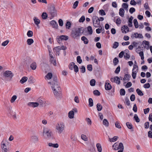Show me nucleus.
<instances>
[{
	"label": "nucleus",
	"mask_w": 152,
	"mask_h": 152,
	"mask_svg": "<svg viewBox=\"0 0 152 152\" xmlns=\"http://www.w3.org/2000/svg\"><path fill=\"white\" fill-rule=\"evenodd\" d=\"M112 87L110 84L106 81L105 83V88L106 90H109L112 89Z\"/></svg>",
	"instance_id": "dca6fc26"
},
{
	"label": "nucleus",
	"mask_w": 152,
	"mask_h": 152,
	"mask_svg": "<svg viewBox=\"0 0 152 152\" xmlns=\"http://www.w3.org/2000/svg\"><path fill=\"white\" fill-rule=\"evenodd\" d=\"M93 101L91 98H89L88 99V106L89 107H92L93 106Z\"/></svg>",
	"instance_id": "c756f323"
},
{
	"label": "nucleus",
	"mask_w": 152,
	"mask_h": 152,
	"mask_svg": "<svg viewBox=\"0 0 152 152\" xmlns=\"http://www.w3.org/2000/svg\"><path fill=\"white\" fill-rule=\"evenodd\" d=\"M9 40H7L6 41L3 42L1 44V45L3 46H5L8 43Z\"/></svg>",
	"instance_id": "338daca9"
},
{
	"label": "nucleus",
	"mask_w": 152,
	"mask_h": 152,
	"mask_svg": "<svg viewBox=\"0 0 152 152\" xmlns=\"http://www.w3.org/2000/svg\"><path fill=\"white\" fill-rule=\"evenodd\" d=\"M1 148L2 149V152H7L8 151V148H7V147L4 148L5 143L4 140H3L1 143Z\"/></svg>",
	"instance_id": "f8f14e48"
},
{
	"label": "nucleus",
	"mask_w": 152,
	"mask_h": 152,
	"mask_svg": "<svg viewBox=\"0 0 152 152\" xmlns=\"http://www.w3.org/2000/svg\"><path fill=\"white\" fill-rule=\"evenodd\" d=\"M96 147L98 151L99 152H101L102 151V148L101 144L99 143H98L96 145Z\"/></svg>",
	"instance_id": "2f4dec72"
},
{
	"label": "nucleus",
	"mask_w": 152,
	"mask_h": 152,
	"mask_svg": "<svg viewBox=\"0 0 152 152\" xmlns=\"http://www.w3.org/2000/svg\"><path fill=\"white\" fill-rule=\"evenodd\" d=\"M52 77L53 78V80L52 81L53 82V83H57L58 82L57 77L55 75H53L52 76Z\"/></svg>",
	"instance_id": "603ef678"
},
{
	"label": "nucleus",
	"mask_w": 152,
	"mask_h": 152,
	"mask_svg": "<svg viewBox=\"0 0 152 152\" xmlns=\"http://www.w3.org/2000/svg\"><path fill=\"white\" fill-rule=\"evenodd\" d=\"M49 83L50 84L52 85L51 88L53 91H55L56 90L59 91V90H61L60 87L58 85V82L57 83H53V82H49Z\"/></svg>",
	"instance_id": "39448f33"
},
{
	"label": "nucleus",
	"mask_w": 152,
	"mask_h": 152,
	"mask_svg": "<svg viewBox=\"0 0 152 152\" xmlns=\"http://www.w3.org/2000/svg\"><path fill=\"white\" fill-rule=\"evenodd\" d=\"M100 21H99V18L96 20L94 22V26L95 27H99V28L101 27V26L100 25Z\"/></svg>",
	"instance_id": "aec40b11"
},
{
	"label": "nucleus",
	"mask_w": 152,
	"mask_h": 152,
	"mask_svg": "<svg viewBox=\"0 0 152 152\" xmlns=\"http://www.w3.org/2000/svg\"><path fill=\"white\" fill-rule=\"evenodd\" d=\"M17 96L16 95H13L11 98V102L12 103H13L15 102V100L17 98Z\"/></svg>",
	"instance_id": "680f3d73"
},
{
	"label": "nucleus",
	"mask_w": 152,
	"mask_h": 152,
	"mask_svg": "<svg viewBox=\"0 0 152 152\" xmlns=\"http://www.w3.org/2000/svg\"><path fill=\"white\" fill-rule=\"evenodd\" d=\"M34 78L31 76H30L28 78V81L30 83H33L34 82Z\"/></svg>",
	"instance_id": "72a5a7b5"
},
{
	"label": "nucleus",
	"mask_w": 152,
	"mask_h": 152,
	"mask_svg": "<svg viewBox=\"0 0 152 152\" xmlns=\"http://www.w3.org/2000/svg\"><path fill=\"white\" fill-rule=\"evenodd\" d=\"M103 124L106 126H108V122L107 120L106 119H104L103 120Z\"/></svg>",
	"instance_id": "864d4df0"
},
{
	"label": "nucleus",
	"mask_w": 152,
	"mask_h": 152,
	"mask_svg": "<svg viewBox=\"0 0 152 152\" xmlns=\"http://www.w3.org/2000/svg\"><path fill=\"white\" fill-rule=\"evenodd\" d=\"M60 126L59 124H57L56 126V129L58 131V132L59 134H60L64 130V125L63 123L61 124Z\"/></svg>",
	"instance_id": "6e6552de"
},
{
	"label": "nucleus",
	"mask_w": 152,
	"mask_h": 152,
	"mask_svg": "<svg viewBox=\"0 0 152 152\" xmlns=\"http://www.w3.org/2000/svg\"><path fill=\"white\" fill-rule=\"evenodd\" d=\"M59 48L60 46H58L54 48L53 49V51L54 52H56V53H57L58 55H59V53H59L60 50Z\"/></svg>",
	"instance_id": "a878e982"
},
{
	"label": "nucleus",
	"mask_w": 152,
	"mask_h": 152,
	"mask_svg": "<svg viewBox=\"0 0 152 152\" xmlns=\"http://www.w3.org/2000/svg\"><path fill=\"white\" fill-rule=\"evenodd\" d=\"M59 25L60 26H62L63 25V21L62 19H60L58 20Z\"/></svg>",
	"instance_id": "774afa93"
},
{
	"label": "nucleus",
	"mask_w": 152,
	"mask_h": 152,
	"mask_svg": "<svg viewBox=\"0 0 152 152\" xmlns=\"http://www.w3.org/2000/svg\"><path fill=\"white\" fill-rule=\"evenodd\" d=\"M27 44L30 45L34 42V40L32 39H28L27 40Z\"/></svg>",
	"instance_id": "473e14b6"
},
{
	"label": "nucleus",
	"mask_w": 152,
	"mask_h": 152,
	"mask_svg": "<svg viewBox=\"0 0 152 152\" xmlns=\"http://www.w3.org/2000/svg\"><path fill=\"white\" fill-rule=\"evenodd\" d=\"M124 11L123 9L122 8H121L119 10V14L120 15L123 17L124 15Z\"/></svg>",
	"instance_id": "58836bf2"
},
{
	"label": "nucleus",
	"mask_w": 152,
	"mask_h": 152,
	"mask_svg": "<svg viewBox=\"0 0 152 152\" xmlns=\"http://www.w3.org/2000/svg\"><path fill=\"white\" fill-rule=\"evenodd\" d=\"M121 31L122 33H126L129 31V28L127 26L124 25L122 27Z\"/></svg>",
	"instance_id": "2eb2a0df"
},
{
	"label": "nucleus",
	"mask_w": 152,
	"mask_h": 152,
	"mask_svg": "<svg viewBox=\"0 0 152 152\" xmlns=\"http://www.w3.org/2000/svg\"><path fill=\"white\" fill-rule=\"evenodd\" d=\"M77 61L79 64H80L82 63V60L81 59V57L80 56H78L77 57Z\"/></svg>",
	"instance_id": "09e8293b"
},
{
	"label": "nucleus",
	"mask_w": 152,
	"mask_h": 152,
	"mask_svg": "<svg viewBox=\"0 0 152 152\" xmlns=\"http://www.w3.org/2000/svg\"><path fill=\"white\" fill-rule=\"evenodd\" d=\"M68 117L70 119H72L74 118V113L73 110L70 111L68 113Z\"/></svg>",
	"instance_id": "412c9836"
},
{
	"label": "nucleus",
	"mask_w": 152,
	"mask_h": 152,
	"mask_svg": "<svg viewBox=\"0 0 152 152\" xmlns=\"http://www.w3.org/2000/svg\"><path fill=\"white\" fill-rule=\"evenodd\" d=\"M131 76L130 75L128 74H125L123 78V80L125 81H128L129 80Z\"/></svg>",
	"instance_id": "f3484780"
},
{
	"label": "nucleus",
	"mask_w": 152,
	"mask_h": 152,
	"mask_svg": "<svg viewBox=\"0 0 152 152\" xmlns=\"http://www.w3.org/2000/svg\"><path fill=\"white\" fill-rule=\"evenodd\" d=\"M81 138L82 140L85 141H87L88 140L87 137L84 134H83L81 135Z\"/></svg>",
	"instance_id": "bf43d9fd"
},
{
	"label": "nucleus",
	"mask_w": 152,
	"mask_h": 152,
	"mask_svg": "<svg viewBox=\"0 0 152 152\" xmlns=\"http://www.w3.org/2000/svg\"><path fill=\"white\" fill-rule=\"evenodd\" d=\"M87 69L89 71H91L92 70L93 68L91 64H88L87 65Z\"/></svg>",
	"instance_id": "6e6d98bb"
},
{
	"label": "nucleus",
	"mask_w": 152,
	"mask_h": 152,
	"mask_svg": "<svg viewBox=\"0 0 152 152\" xmlns=\"http://www.w3.org/2000/svg\"><path fill=\"white\" fill-rule=\"evenodd\" d=\"M131 37L132 39H134V38H143V37L142 34H138L137 32L132 34L131 36Z\"/></svg>",
	"instance_id": "1a4fd4ad"
},
{
	"label": "nucleus",
	"mask_w": 152,
	"mask_h": 152,
	"mask_svg": "<svg viewBox=\"0 0 152 152\" xmlns=\"http://www.w3.org/2000/svg\"><path fill=\"white\" fill-rule=\"evenodd\" d=\"M48 10L52 18L57 15V11L53 4H50L48 7Z\"/></svg>",
	"instance_id": "f257e3e1"
},
{
	"label": "nucleus",
	"mask_w": 152,
	"mask_h": 152,
	"mask_svg": "<svg viewBox=\"0 0 152 152\" xmlns=\"http://www.w3.org/2000/svg\"><path fill=\"white\" fill-rule=\"evenodd\" d=\"M136 92L137 94L140 96H142L143 95L142 92L139 88L136 90Z\"/></svg>",
	"instance_id": "3c124183"
},
{
	"label": "nucleus",
	"mask_w": 152,
	"mask_h": 152,
	"mask_svg": "<svg viewBox=\"0 0 152 152\" xmlns=\"http://www.w3.org/2000/svg\"><path fill=\"white\" fill-rule=\"evenodd\" d=\"M28 78L26 77H23L20 80V82L21 84H23L27 80Z\"/></svg>",
	"instance_id": "bb28decb"
},
{
	"label": "nucleus",
	"mask_w": 152,
	"mask_h": 152,
	"mask_svg": "<svg viewBox=\"0 0 152 152\" xmlns=\"http://www.w3.org/2000/svg\"><path fill=\"white\" fill-rule=\"evenodd\" d=\"M122 6L123 8L125 9L126 10H128V5L126 3H124L122 4Z\"/></svg>",
	"instance_id": "13d9d810"
},
{
	"label": "nucleus",
	"mask_w": 152,
	"mask_h": 152,
	"mask_svg": "<svg viewBox=\"0 0 152 152\" xmlns=\"http://www.w3.org/2000/svg\"><path fill=\"white\" fill-rule=\"evenodd\" d=\"M39 104L37 102H30L28 103V105L30 107H37Z\"/></svg>",
	"instance_id": "4468645a"
},
{
	"label": "nucleus",
	"mask_w": 152,
	"mask_h": 152,
	"mask_svg": "<svg viewBox=\"0 0 152 152\" xmlns=\"http://www.w3.org/2000/svg\"><path fill=\"white\" fill-rule=\"evenodd\" d=\"M48 145L50 147H52L54 148H57L58 147V143L53 144L51 143H49Z\"/></svg>",
	"instance_id": "cd10ccee"
},
{
	"label": "nucleus",
	"mask_w": 152,
	"mask_h": 152,
	"mask_svg": "<svg viewBox=\"0 0 152 152\" xmlns=\"http://www.w3.org/2000/svg\"><path fill=\"white\" fill-rule=\"evenodd\" d=\"M108 94L111 96H112L114 95V88H113L111 91L109 92Z\"/></svg>",
	"instance_id": "0e129e2a"
},
{
	"label": "nucleus",
	"mask_w": 152,
	"mask_h": 152,
	"mask_svg": "<svg viewBox=\"0 0 152 152\" xmlns=\"http://www.w3.org/2000/svg\"><path fill=\"white\" fill-rule=\"evenodd\" d=\"M90 85L92 86H94L95 85L96 81L94 79H91L90 81Z\"/></svg>",
	"instance_id": "e433bc0d"
},
{
	"label": "nucleus",
	"mask_w": 152,
	"mask_h": 152,
	"mask_svg": "<svg viewBox=\"0 0 152 152\" xmlns=\"http://www.w3.org/2000/svg\"><path fill=\"white\" fill-rule=\"evenodd\" d=\"M134 24L136 28H137L138 27V24L137 20L135 19L134 20Z\"/></svg>",
	"instance_id": "c03bdc74"
},
{
	"label": "nucleus",
	"mask_w": 152,
	"mask_h": 152,
	"mask_svg": "<svg viewBox=\"0 0 152 152\" xmlns=\"http://www.w3.org/2000/svg\"><path fill=\"white\" fill-rule=\"evenodd\" d=\"M52 76L53 75L51 72H48L45 76V77L48 80L51 79Z\"/></svg>",
	"instance_id": "f704fd0d"
},
{
	"label": "nucleus",
	"mask_w": 152,
	"mask_h": 152,
	"mask_svg": "<svg viewBox=\"0 0 152 152\" xmlns=\"http://www.w3.org/2000/svg\"><path fill=\"white\" fill-rule=\"evenodd\" d=\"M53 93L54 94L55 96L56 97H58L60 96L61 95V91L60 90L58 91L57 90H56L55 91H53Z\"/></svg>",
	"instance_id": "5701e85b"
},
{
	"label": "nucleus",
	"mask_w": 152,
	"mask_h": 152,
	"mask_svg": "<svg viewBox=\"0 0 152 152\" xmlns=\"http://www.w3.org/2000/svg\"><path fill=\"white\" fill-rule=\"evenodd\" d=\"M1 148L2 149V152H7L8 151V148H7V147L4 148L5 143L4 140H3L1 143Z\"/></svg>",
	"instance_id": "ddd939ff"
},
{
	"label": "nucleus",
	"mask_w": 152,
	"mask_h": 152,
	"mask_svg": "<svg viewBox=\"0 0 152 152\" xmlns=\"http://www.w3.org/2000/svg\"><path fill=\"white\" fill-rule=\"evenodd\" d=\"M139 54L140 56L141 57V59L142 60H143L144 59V54L143 51H140V52H138V51H136Z\"/></svg>",
	"instance_id": "c9c22d12"
},
{
	"label": "nucleus",
	"mask_w": 152,
	"mask_h": 152,
	"mask_svg": "<svg viewBox=\"0 0 152 152\" xmlns=\"http://www.w3.org/2000/svg\"><path fill=\"white\" fill-rule=\"evenodd\" d=\"M99 14L102 16H104L106 15L104 11L103 10H100L99 11Z\"/></svg>",
	"instance_id": "de8ad7c7"
},
{
	"label": "nucleus",
	"mask_w": 152,
	"mask_h": 152,
	"mask_svg": "<svg viewBox=\"0 0 152 152\" xmlns=\"http://www.w3.org/2000/svg\"><path fill=\"white\" fill-rule=\"evenodd\" d=\"M98 18H99L97 16H93L92 17V19L94 26V22H95V21Z\"/></svg>",
	"instance_id": "5fc2aeb1"
},
{
	"label": "nucleus",
	"mask_w": 152,
	"mask_h": 152,
	"mask_svg": "<svg viewBox=\"0 0 152 152\" xmlns=\"http://www.w3.org/2000/svg\"><path fill=\"white\" fill-rule=\"evenodd\" d=\"M120 94L121 96H124L125 95V91L124 89L122 88L120 91Z\"/></svg>",
	"instance_id": "052dcab7"
},
{
	"label": "nucleus",
	"mask_w": 152,
	"mask_h": 152,
	"mask_svg": "<svg viewBox=\"0 0 152 152\" xmlns=\"http://www.w3.org/2000/svg\"><path fill=\"white\" fill-rule=\"evenodd\" d=\"M31 140L34 142H37L38 141V137L35 136H32L31 137Z\"/></svg>",
	"instance_id": "a19ab883"
},
{
	"label": "nucleus",
	"mask_w": 152,
	"mask_h": 152,
	"mask_svg": "<svg viewBox=\"0 0 152 152\" xmlns=\"http://www.w3.org/2000/svg\"><path fill=\"white\" fill-rule=\"evenodd\" d=\"M68 38V37L66 35H62L59 36V39H61V40H67Z\"/></svg>",
	"instance_id": "4be33fe9"
},
{
	"label": "nucleus",
	"mask_w": 152,
	"mask_h": 152,
	"mask_svg": "<svg viewBox=\"0 0 152 152\" xmlns=\"http://www.w3.org/2000/svg\"><path fill=\"white\" fill-rule=\"evenodd\" d=\"M93 94L95 95L99 96L100 95V92L98 90H96L93 91Z\"/></svg>",
	"instance_id": "a18cd8bd"
},
{
	"label": "nucleus",
	"mask_w": 152,
	"mask_h": 152,
	"mask_svg": "<svg viewBox=\"0 0 152 152\" xmlns=\"http://www.w3.org/2000/svg\"><path fill=\"white\" fill-rule=\"evenodd\" d=\"M85 20V18L84 15H82L79 20L80 23H83Z\"/></svg>",
	"instance_id": "8fccbe9b"
},
{
	"label": "nucleus",
	"mask_w": 152,
	"mask_h": 152,
	"mask_svg": "<svg viewBox=\"0 0 152 152\" xmlns=\"http://www.w3.org/2000/svg\"><path fill=\"white\" fill-rule=\"evenodd\" d=\"M115 82L118 84H119L120 83V80L119 77H118L116 76L115 77Z\"/></svg>",
	"instance_id": "37998d69"
},
{
	"label": "nucleus",
	"mask_w": 152,
	"mask_h": 152,
	"mask_svg": "<svg viewBox=\"0 0 152 152\" xmlns=\"http://www.w3.org/2000/svg\"><path fill=\"white\" fill-rule=\"evenodd\" d=\"M27 35L28 37H31L33 36V32L32 31L29 30L27 32Z\"/></svg>",
	"instance_id": "49530a36"
},
{
	"label": "nucleus",
	"mask_w": 152,
	"mask_h": 152,
	"mask_svg": "<svg viewBox=\"0 0 152 152\" xmlns=\"http://www.w3.org/2000/svg\"><path fill=\"white\" fill-rule=\"evenodd\" d=\"M69 68L71 70H72L74 69V71L75 73L79 71L78 66L76 65H75L74 62H72L69 64Z\"/></svg>",
	"instance_id": "20e7f679"
},
{
	"label": "nucleus",
	"mask_w": 152,
	"mask_h": 152,
	"mask_svg": "<svg viewBox=\"0 0 152 152\" xmlns=\"http://www.w3.org/2000/svg\"><path fill=\"white\" fill-rule=\"evenodd\" d=\"M81 40L85 44H87L88 43L89 41L87 38L85 36H82L81 38Z\"/></svg>",
	"instance_id": "a211bd4d"
},
{
	"label": "nucleus",
	"mask_w": 152,
	"mask_h": 152,
	"mask_svg": "<svg viewBox=\"0 0 152 152\" xmlns=\"http://www.w3.org/2000/svg\"><path fill=\"white\" fill-rule=\"evenodd\" d=\"M143 42L144 43L145 45L147 46V47H146V46H145L144 47L146 48L147 49H149V42L144 40L143 41Z\"/></svg>",
	"instance_id": "ea45409f"
},
{
	"label": "nucleus",
	"mask_w": 152,
	"mask_h": 152,
	"mask_svg": "<svg viewBox=\"0 0 152 152\" xmlns=\"http://www.w3.org/2000/svg\"><path fill=\"white\" fill-rule=\"evenodd\" d=\"M30 65V67L32 69L35 70L37 67L36 64L35 62H32Z\"/></svg>",
	"instance_id": "393cba45"
},
{
	"label": "nucleus",
	"mask_w": 152,
	"mask_h": 152,
	"mask_svg": "<svg viewBox=\"0 0 152 152\" xmlns=\"http://www.w3.org/2000/svg\"><path fill=\"white\" fill-rule=\"evenodd\" d=\"M33 19L34 23L37 25V26H39L38 25L40 22V20L35 17H34Z\"/></svg>",
	"instance_id": "6ab92c4d"
},
{
	"label": "nucleus",
	"mask_w": 152,
	"mask_h": 152,
	"mask_svg": "<svg viewBox=\"0 0 152 152\" xmlns=\"http://www.w3.org/2000/svg\"><path fill=\"white\" fill-rule=\"evenodd\" d=\"M80 35L79 34L77 31V28H75L71 32V36L73 38L78 40L79 39V37Z\"/></svg>",
	"instance_id": "7ed1b4c3"
},
{
	"label": "nucleus",
	"mask_w": 152,
	"mask_h": 152,
	"mask_svg": "<svg viewBox=\"0 0 152 152\" xmlns=\"http://www.w3.org/2000/svg\"><path fill=\"white\" fill-rule=\"evenodd\" d=\"M102 106L99 103H98L96 104V108L98 111H100L102 109Z\"/></svg>",
	"instance_id": "c85d7f7f"
},
{
	"label": "nucleus",
	"mask_w": 152,
	"mask_h": 152,
	"mask_svg": "<svg viewBox=\"0 0 152 152\" xmlns=\"http://www.w3.org/2000/svg\"><path fill=\"white\" fill-rule=\"evenodd\" d=\"M134 118L137 122H139L140 120L137 114H135L134 116Z\"/></svg>",
	"instance_id": "69168bd1"
},
{
	"label": "nucleus",
	"mask_w": 152,
	"mask_h": 152,
	"mask_svg": "<svg viewBox=\"0 0 152 152\" xmlns=\"http://www.w3.org/2000/svg\"><path fill=\"white\" fill-rule=\"evenodd\" d=\"M124 149V146L122 142L120 143L118 145H115V150H118L120 149V150L118 151V152H123Z\"/></svg>",
	"instance_id": "0eeeda50"
},
{
	"label": "nucleus",
	"mask_w": 152,
	"mask_h": 152,
	"mask_svg": "<svg viewBox=\"0 0 152 152\" xmlns=\"http://www.w3.org/2000/svg\"><path fill=\"white\" fill-rule=\"evenodd\" d=\"M24 60V65L27 67H28L29 65L33 61L31 58L28 56L26 57Z\"/></svg>",
	"instance_id": "423d86ee"
},
{
	"label": "nucleus",
	"mask_w": 152,
	"mask_h": 152,
	"mask_svg": "<svg viewBox=\"0 0 152 152\" xmlns=\"http://www.w3.org/2000/svg\"><path fill=\"white\" fill-rule=\"evenodd\" d=\"M42 17L43 19L45 20L48 18V15L45 12H43L42 14Z\"/></svg>",
	"instance_id": "4c0bfd02"
},
{
	"label": "nucleus",
	"mask_w": 152,
	"mask_h": 152,
	"mask_svg": "<svg viewBox=\"0 0 152 152\" xmlns=\"http://www.w3.org/2000/svg\"><path fill=\"white\" fill-rule=\"evenodd\" d=\"M80 69H81L80 72L82 73H84L86 72V68L84 66L82 65L80 67Z\"/></svg>",
	"instance_id": "79ce46f5"
},
{
	"label": "nucleus",
	"mask_w": 152,
	"mask_h": 152,
	"mask_svg": "<svg viewBox=\"0 0 152 152\" xmlns=\"http://www.w3.org/2000/svg\"><path fill=\"white\" fill-rule=\"evenodd\" d=\"M79 2L77 1H76L74 3L73 6V8L75 9L78 5Z\"/></svg>",
	"instance_id": "e2e57ef3"
},
{
	"label": "nucleus",
	"mask_w": 152,
	"mask_h": 152,
	"mask_svg": "<svg viewBox=\"0 0 152 152\" xmlns=\"http://www.w3.org/2000/svg\"><path fill=\"white\" fill-rule=\"evenodd\" d=\"M71 23L69 21H67L65 24V26L67 29H69L71 27Z\"/></svg>",
	"instance_id": "7c9ffc66"
},
{
	"label": "nucleus",
	"mask_w": 152,
	"mask_h": 152,
	"mask_svg": "<svg viewBox=\"0 0 152 152\" xmlns=\"http://www.w3.org/2000/svg\"><path fill=\"white\" fill-rule=\"evenodd\" d=\"M3 76L6 79L10 78L9 80H7L10 81L12 78L14 74L11 71L7 70L5 71L3 74Z\"/></svg>",
	"instance_id": "f03ea898"
},
{
	"label": "nucleus",
	"mask_w": 152,
	"mask_h": 152,
	"mask_svg": "<svg viewBox=\"0 0 152 152\" xmlns=\"http://www.w3.org/2000/svg\"><path fill=\"white\" fill-rule=\"evenodd\" d=\"M43 134H46L47 137L48 138H50L51 137L52 134V132L49 130H47L46 129H44L43 131Z\"/></svg>",
	"instance_id": "9d476101"
},
{
	"label": "nucleus",
	"mask_w": 152,
	"mask_h": 152,
	"mask_svg": "<svg viewBox=\"0 0 152 152\" xmlns=\"http://www.w3.org/2000/svg\"><path fill=\"white\" fill-rule=\"evenodd\" d=\"M126 125L129 129H131L132 128V126L130 123L129 122H127L126 123Z\"/></svg>",
	"instance_id": "4d7b16f0"
},
{
	"label": "nucleus",
	"mask_w": 152,
	"mask_h": 152,
	"mask_svg": "<svg viewBox=\"0 0 152 152\" xmlns=\"http://www.w3.org/2000/svg\"><path fill=\"white\" fill-rule=\"evenodd\" d=\"M50 24L51 25L53 28L58 29V24L56 21L54 20H51L50 23Z\"/></svg>",
	"instance_id": "9b49d317"
},
{
	"label": "nucleus",
	"mask_w": 152,
	"mask_h": 152,
	"mask_svg": "<svg viewBox=\"0 0 152 152\" xmlns=\"http://www.w3.org/2000/svg\"><path fill=\"white\" fill-rule=\"evenodd\" d=\"M87 31L90 35H91L93 33V30L92 27L90 26H88L87 28Z\"/></svg>",
	"instance_id": "b1692460"
}]
</instances>
